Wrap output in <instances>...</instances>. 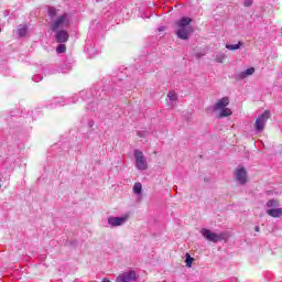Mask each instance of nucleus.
<instances>
[{
	"label": "nucleus",
	"instance_id": "11",
	"mask_svg": "<svg viewBox=\"0 0 282 282\" xmlns=\"http://www.w3.org/2000/svg\"><path fill=\"white\" fill-rule=\"evenodd\" d=\"M254 74V67H250L245 72H241L237 75L238 80H243V78H248V76H252Z\"/></svg>",
	"mask_w": 282,
	"mask_h": 282
},
{
	"label": "nucleus",
	"instance_id": "16",
	"mask_svg": "<svg viewBox=\"0 0 282 282\" xmlns=\"http://www.w3.org/2000/svg\"><path fill=\"white\" fill-rule=\"evenodd\" d=\"M25 34H28V26L20 25L18 28V36L23 37V36H25Z\"/></svg>",
	"mask_w": 282,
	"mask_h": 282
},
{
	"label": "nucleus",
	"instance_id": "14",
	"mask_svg": "<svg viewBox=\"0 0 282 282\" xmlns=\"http://www.w3.org/2000/svg\"><path fill=\"white\" fill-rule=\"evenodd\" d=\"M228 116H232V110H230V108L220 109L218 118H228Z\"/></svg>",
	"mask_w": 282,
	"mask_h": 282
},
{
	"label": "nucleus",
	"instance_id": "25",
	"mask_svg": "<svg viewBox=\"0 0 282 282\" xmlns=\"http://www.w3.org/2000/svg\"><path fill=\"white\" fill-rule=\"evenodd\" d=\"M137 135L139 138H144L145 135H149V132L148 131H137Z\"/></svg>",
	"mask_w": 282,
	"mask_h": 282
},
{
	"label": "nucleus",
	"instance_id": "26",
	"mask_svg": "<svg viewBox=\"0 0 282 282\" xmlns=\"http://www.w3.org/2000/svg\"><path fill=\"white\" fill-rule=\"evenodd\" d=\"M243 6L245 8H250V6H252V0H245Z\"/></svg>",
	"mask_w": 282,
	"mask_h": 282
},
{
	"label": "nucleus",
	"instance_id": "10",
	"mask_svg": "<svg viewBox=\"0 0 282 282\" xmlns=\"http://www.w3.org/2000/svg\"><path fill=\"white\" fill-rule=\"evenodd\" d=\"M228 105H230V99L228 97H223L214 105V111L226 109Z\"/></svg>",
	"mask_w": 282,
	"mask_h": 282
},
{
	"label": "nucleus",
	"instance_id": "3",
	"mask_svg": "<svg viewBox=\"0 0 282 282\" xmlns=\"http://www.w3.org/2000/svg\"><path fill=\"white\" fill-rule=\"evenodd\" d=\"M234 177L240 186L246 185L248 183V172L246 171V167L238 166L234 172Z\"/></svg>",
	"mask_w": 282,
	"mask_h": 282
},
{
	"label": "nucleus",
	"instance_id": "13",
	"mask_svg": "<svg viewBox=\"0 0 282 282\" xmlns=\"http://www.w3.org/2000/svg\"><path fill=\"white\" fill-rule=\"evenodd\" d=\"M215 61L216 63H224V61H226L227 56H226V53L224 52H217L215 55Z\"/></svg>",
	"mask_w": 282,
	"mask_h": 282
},
{
	"label": "nucleus",
	"instance_id": "29",
	"mask_svg": "<svg viewBox=\"0 0 282 282\" xmlns=\"http://www.w3.org/2000/svg\"><path fill=\"white\" fill-rule=\"evenodd\" d=\"M230 282H237V278H230Z\"/></svg>",
	"mask_w": 282,
	"mask_h": 282
},
{
	"label": "nucleus",
	"instance_id": "19",
	"mask_svg": "<svg viewBox=\"0 0 282 282\" xmlns=\"http://www.w3.org/2000/svg\"><path fill=\"white\" fill-rule=\"evenodd\" d=\"M267 208H279V200L276 199H270L267 203Z\"/></svg>",
	"mask_w": 282,
	"mask_h": 282
},
{
	"label": "nucleus",
	"instance_id": "20",
	"mask_svg": "<svg viewBox=\"0 0 282 282\" xmlns=\"http://www.w3.org/2000/svg\"><path fill=\"white\" fill-rule=\"evenodd\" d=\"M167 98H169V100H171L172 102L177 101V93H175L174 90H171V91L167 94Z\"/></svg>",
	"mask_w": 282,
	"mask_h": 282
},
{
	"label": "nucleus",
	"instance_id": "8",
	"mask_svg": "<svg viewBox=\"0 0 282 282\" xmlns=\"http://www.w3.org/2000/svg\"><path fill=\"white\" fill-rule=\"evenodd\" d=\"M56 43H67L69 41V31L67 29H61L55 31L54 36Z\"/></svg>",
	"mask_w": 282,
	"mask_h": 282
},
{
	"label": "nucleus",
	"instance_id": "21",
	"mask_svg": "<svg viewBox=\"0 0 282 282\" xmlns=\"http://www.w3.org/2000/svg\"><path fill=\"white\" fill-rule=\"evenodd\" d=\"M57 54H65L67 52V46L65 44H59L56 48Z\"/></svg>",
	"mask_w": 282,
	"mask_h": 282
},
{
	"label": "nucleus",
	"instance_id": "35",
	"mask_svg": "<svg viewBox=\"0 0 282 282\" xmlns=\"http://www.w3.org/2000/svg\"><path fill=\"white\" fill-rule=\"evenodd\" d=\"M86 109H89V106H87Z\"/></svg>",
	"mask_w": 282,
	"mask_h": 282
},
{
	"label": "nucleus",
	"instance_id": "31",
	"mask_svg": "<svg viewBox=\"0 0 282 282\" xmlns=\"http://www.w3.org/2000/svg\"><path fill=\"white\" fill-rule=\"evenodd\" d=\"M85 94H86L85 91H80L79 96H85Z\"/></svg>",
	"mask_w": 282,
	"mask_h": 282
},
{
	"label": "nucleus",
	"instance_id": "7",
	"mask_svg": "<svg viewBox=\"0 0 282 282\" xmlns=\"http://www.w3.org/2000/svg\"><path fill=\"white\" fill-rule=\"evenodd\" d=\"M137 280H138V274L133 270H130L128 272H123L119 274L116 279V282H133Z\"/></svg>",
	"mask_w": 282,
	"mask_h": 282
},
{
	"label": "nucleus",
	"instance_id": "34",
	"mask_svg": "<svg viewBox=\"0 0 282 282\" xmlns=\"http://www.w3.org/2000/svg\"><path fill=\"white\" fill-rule=\"evenodd\" d=\"M100 1H102V0H97V2H100Z\"/></svg>",
	"mask_w": 282,
	"mask_h": 282
},
{
	"label": "nucleus",
	"instance_id": "4",
	"mask_svg": "<svg viewBox=\"0 0 282 282\" xmlns=\"http://www.w3.org/2000/svg\"><path fill=\"white\" fill-rule=\"evenodd\" d=\"M200 235L207 241H212V243H218V241L224 240V235L223 234H215V232L210 231V229H207V228L200 229Z\"/></svg>",
	"mask_w": 282,
	"mask_h": 282
},
{
	"label": "nucleus",
	"instance_id": "23",
	"mask_svg": "<svg viewBox=\"0 0 282 282\" xmlns=\"http://www.w3.org/2000/svg\"><path fill=\"white\" fill-rule=\"evenodd\" d=\"M56 8L54 7H48V17L53 18V17H56Z\"/></svg>",
	"mask_w": 282,
	"mask_h": 282
},
{
	"label": "nucleus",
	"instance_id": "22",
	"mask_svg": "<svg viewBox=\"0 0 282 282\" xmlns=\"http://www.w3.org/2000/svg\"><path fill=\"white\" fill-rule=\"evenodd\" d=\"M65 104V100H63V98H55L53 99V102L51 104L54 105V107H56V105H64Z\"/></svg>",
	"mask_w": 282,
	"mask_h": 282
},
{
	"label": "nucleus",
	"instance_id": "15",
	"mask_svg": "<svg viewBox=\"0 0 282 282\" xmlns=\"http://www.w3.org/2000/svg\"><path fill=\"white\" fill-rule=\"evenodd\" d=\"M193 257H191V253H185V265L186 268H193Z\"/></svg>",
	"mask_w": 282,
	"mask_h": 282
},
{
	"label": "nucleus",
	"instance_id": "5",
	"mask_svg": "<svg viewBox=\"0 0 282 282\" xmlns=\"http://www.w3.org/2000/svg\"><path fill=\"white\" fill-rule=\"evenodd\" d=\"M268 120H270V111L265 110L256 120L254 129L257 133L263 132V129H265V124L268 123Z\"/></svg>",
	"mask_w": 282,
	"mask_h": 282
},
{
	"label": "nucleus",
	"instance_id": "2",
	"mask_svg": "<svg viewBox=\"0 0 282 282\" xmlns=\"http://www.w3.org/2000/svg\"><path fill=\"white\" fill-rule=\"evenodd\" d=\"M69 25H72L69 13H64L51 23V31L58 32V30H67Z\"/></svg>",
	"mask_w": 282,
	"mask_h": 282
},
{
	"label": "nucleus",
	"instance_id": "36",
	"mask_svg": "<svg viewBox=\"0 0 282 282\" xmlns=\"http://www.w3.org/2000/svg\"><path fill=\"white\" fill-rule=\"evenodd\" d=\"M0 32H1V29H0Z\"/></svg>",
	"mask_w": 282,
	"mask_h": 282
},
{
	"label": "nucleus",
	"instance_id": "18",
	"mask_svg": "<svg viewBox=\"0 0 282 282\" xmlns=\"http://www.w3.org/2000/svg\"><path fill=\"white\" fill-rule=\"evenodd\" d=\"M133 193L135 195H142V183H134Z\"/></svg>",
	"mask_w": 282,
	"mask_h": 282
},
{
	"label": "nucleus",
	"instance_id": "1",
	"mask_svg": "<svg viewBox=\"0 0 282 282\" xmlns=\"http://www.w3.org/2000/svg\"><path fill=\"white\" fill-rule=\"evenodd\" d=\"M191 23H193V19L188 17H183L181 20L175 22V34L177 39H181L182 41H188V36L193 34V26Z\"/></svg>",
	"mask_w": 282,
	"mask_h": 282
},
{
	"label": "nucleus",
	"instance_id": "28",
	"mask_svg": "<svg viewBox=\"0 0 282 282\" xmlns=\"http://www.w3.org/2000/svg\"><path fill=\"white\" fill-rule=\"evenodd\" d=\"M164 30H166V28L162 26L159 29V32H164Z\"/></svg>",
	"mask_w": 282,
	"mask_h": 282
},
{
	"label": "nucleus",
	"instance_id": "6",
	"mask_svg": "<svg viewBox=\"0 0 282 282\" xmlns=\"http://www.w3.org/2000/svg\"><path fill=\"white\" fill-rule=\"evenodd\" d=\"M134 160L135 167L138 171H147L149 169V164L147 163V158H144V153L140 150H134Z\"/></svg>",
	"mask_w": 282,
	"mask_h": 282
},
{
	"label": "nucleus",
	"instance_id": "32",
	"mask_svg": "<svg viewBox=\"0 0 282 282\" xmlns=\"http://www.w3.org/2000/svg\"><path fill=\"white\" fill-rule=\"evenodd\" d=\"M51 74H56V72H55V70H53V72H51Z\"/></svg>",
	"mask_w": 282,
	"mask_h": 282
},
{
	"label": "nucleus",
	"instance_id": "33",
	"mask_svg": "<svg viewBox=\"0 0 282 282\" xmlns=\"http://www.w3.org/2000/svg\"><path fill=\"white\" fill-rule=\"evenodd\" d=\"M77 101V99L76 100H73L72 102L74 104V102H76Z\"/></svg>",
	"mask_w": 282,
	"mask_h": 282
},
{
	"label": "nucleus",
	"instance_id": "12",
	"mask_svg": "<svg viewBox=\"0 0 282 282\" xmlns=\"http://www.w3.org/2000/svg\"><path fill=\"white\" fill-rule=\"evenodd\" d=\"M267 215H269V217H282V208H271V209H267Z\"/></svg>",
	"mask_w": 282,
	"mask_h": 282
},
{
	"label": "nucleus",
	"instance_id": "17",
	"mask_svg": "<svg viewBox=\"0 0 282 282\" xmlns=\"http://www.w3.org/2000/svg\"><path fill=\"white\" fill-rule=\"evenodd\" d=\"M241 45H243L242 42H238L237 44H226V48L232 52L235 50H239Z\"/></svg>",
	"mask_w": 282,
	"mask_h": 282
},
{
	"label": "nucleus",
	"instance_id": "30",
	"mask_svg": "<svg viewBox=\"0 0 282 282\" xmlns=\"http://www.w3.org/2000/svg\"><path fill=\"white\" fill-rule=\"evenodd\" d=\"M256 232H259V226L254 227Z\"/></svg>",
	"mask_w": 282,
	"mask_h": 282
},
{
	"label": "nucleus",
	"instance_id": "24",
	"mask_svg": "<svg viewBox=\"0 0 282 282\" xmlns=\"http://www.w3.org/2000/svg\"><path fill=\"white\" fill-rule=\"evenodd\" d=\"M32 80H33L34 83H41V80H43V76H41V75H34V76L32 77Z\"/></svg>",
	"mask_w": 282,
	"mask_h": 282
},
{
	"label": "nucleus",
	"instance_id": "27",
	"mask_svg": "<svg viewBox=\"0 0 282 282\" xmlns=\"http://www.w3.org/2000/svg\"><path fill=\"white\" fill-rule=\"evenodd\" d=\"M88 127L91 129V127H94V120H89L88 121Z\"/></svg>",
	"mask_w": 282,
	"mask_h": 282
},
{
	"label": "nucleus",
	"instance_id": "9",
	"mask_svg": "<svg viewBox=\"0 0 282 282\" xmlns=\"http://www.w3.org/2000/svg\"><path fill=\"white\" fill-rule=\"evenodd\" d=\"M127 219H129L128 216L109 217L108 224H109V226H111V228H118V226H124V224H127Z\"/></svg>",
	"mask_w": 282,
	"mask_h": 282
}]
</instances>
